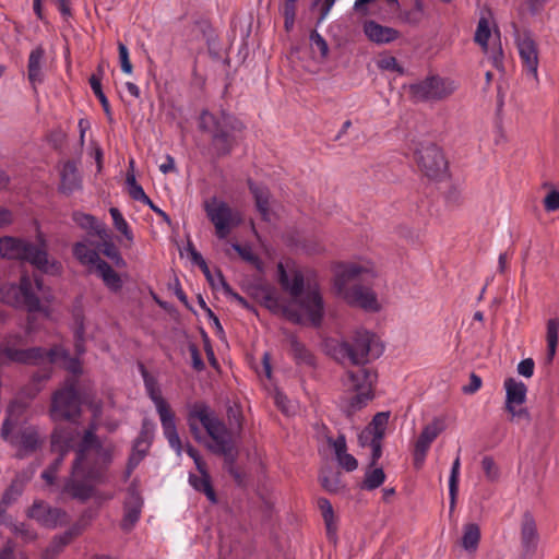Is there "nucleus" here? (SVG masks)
<instances>
[{"label":"nucleus","instance_id":"f257e3e1","mask_svg":"<svg viewBox=\"0 0 559 559\" xmlns=\"http://www.w3.org/2000/svg\"><path fill=\"white\" fill-rule=\"evenodd\" d=\"M376 277L377 272L370 262H342L334 266L333 287L349 306L378 312L381 306L371 287Z\"/></svg>","mask_w":559,"mask_h":559},{"label":"nucleus","instance_id":"f03ea898","mask_svg":"<svg viewBox=\"0 0 559 559\" xmlns=\"http://www.w3.org/2000/svg\"><path fill=\"white\" fill-rule=\"evenodd\" d=\"M198 128L211 138L209 146L200 147L201 154L218 159L231 154L237 145L236 134L243 131L245 124L228 111L222 110L215 115L203 109L198 119Z\"/></svg>","mask_w":559,"mask_h":559},{"label":"nucleus","instance_id":"7ed1b4c3","mask_svg":"<svg viewBox=\"0 0 559 559\" xmlns=\"http://www.w3.org/2000/svg\"><path fill=\"white\" fill-rule=\"evenodd\" d=\"M51 294L44 286L40 277L32 280L28 275L21 276L19 284L7 283L0 287V301L27 312H47V306L51 301Z\"/></svg>","mask_w":559,"mask_h":559},{"label":"nucleus","instance_id":"20e7f679","mask_svg":"<svg viewBox=\"0 0 559 559\" xmlns=\"http://www.w3.org/2000/svg\"><path fill=\"white\" fill-rule=\"evenodd\" d=\"M197 420L201 423L214 441L211 450L214 453L224 455L233 464L235 461V448L230 432L226 425L216 416L215 412L204 402L194 403L188 414V425L195 438L200 431Z\"/></svg>","mask_w":559,"mask_h":559},{"label":"nucleus","instance_id":"39448f33","mask_svg":"<svg viewBox=\"0 0 559 559\" xmlns=\"http://www.w3.org/2000/svg\"><path fill=\"white\" fill-rule=\"evenodd\" d=\"M0 258L28 262L41 272L58 271L60 263L49 261L45 243L36 245L11 236L0 238Z\"/></svg>","mask_w":559,"mask_h":559},{"label":"nucleus","instance_id":"423d86ee","mask_svg":"<svg viewBox=\"0 0 559 559\" xmlns=\"http://www.w3.org/2000/svg\"><path fill=\"white\" fill-rule=\"evenodd\" d=\"M140 369L146 394L154 403L156 412L159 416L163 435L169 447L176 452L178 456H180L183 451V445L177 430L176 416L170 409L167 401L162 396V392L158 388L156 379L148 373L143 365H140Z\"/></svg>","mask_w":559,"mask_h":559},{"label":"nucleus","instance_id":"0eeeda50","mask_svg":"<svg viewBox=\"0 0 559 559\" xmlns=\"http://www.w3.org/2000/svg\"><path fill=\"white\" fill-rule=\"evenodd\" d=\"M384 346L378 341L374 333L364 329L355 331L350 342L343 341L335 347V353L341 359L347 358L354 365H365L369 357H380Z\"/></svg>","mask_w":559,"mask_h":559},{"label":"nucleus","instance_id":"6e6552de","mask_svg":"<svg viewBox=\"0 0 559 559\" xmlns=\"http://www.w3.org/2000/svg\"><path fill=\"white\" fill-rule=\"evenodd\" d=\"M14 423L8 414L2 421L0 429V437L3 441L8 442L15 451V457L23 460L37 451L44 443L37 426L28 425L22 428L16 435H12Z\"/></svg>","mask_w":559,"mask_h":559},{"label":"nucleus","instance_id":"1a4fd4ad","mask_svg":"<svg viewBox=\"0 0 559 559\" xmlns=\"http://www.w3.org/2000/svg\"><path fill=\"white\" fill-rule=\"evenodd\" d=\"M81 406L82 402L76 389V381L71 380L52 394L49 415L53 421L75 423L81 416Z\"/></svg>","mask_w":559,"mask_h":559},{"label":"nucleus","instance_id":"9d476101","mask_svg":"<svg viewBox=\"0 0 559 559\" xmlns=\"http://www.w3.org/2000/svg\"><path fill=\"white\" fill-rule=\"evenodd\" d=\"M455 90L456 84L453 80L438 74L427 75L408 86L411 98L416 103L440 102L453 94Z\"/></svg>","mask_w":559,"mask_h":559},{"label":"nucleus","instance_id":"9b49d317","mask_svg":"<svg viewBox=\"0 0 559 559\" xmlns=\"http://www.w3.org/2000/svg\"><path fill=\"white\" fill-rule=\"evenodd\" d=\"M204 211L207 218L215 227V234L219 239H225L234 227H237L241 221V214L234 211L226 201L212 197L204 203Z\"/></svg>","mask_w":559,"mask_h":559},{"label":"nucleus","instance_id":"f8f14e48","mask_svg":"<svg viewBox=\"0 0 559 559\" xmlns=\"http://www.w3.org/2000/svg\"><path fill=\"white\" fill-rule=\"evenodd\" d=\"M506 390V411L510 414V421L516 424L528 425L531 423V414L527 407H522L526 402L527 386L521 380L507 378L504 380Z\"/></svg>","mask_w":559,"mask_h":559},{"label":"nucleus","instance_id":"ddd939ff","mask_svg":"<svg viewBox=\"0 0 559 559\" xmlns=\"http://www.w3.org/2000/svg\"><path fill=\"white\" fill-rule=\"evenodd\" d=\"M61 353L64 357L68 356V353L64 348L55 346L49 350H46L44 347H31L26 349H19L9 343L0 345V356H4L10 361L22 364V365H31L37 366L44 361L45 358H48L50 362L57 361V355Z\"/></svg>","mask_w":559,"mask_h":559},{"label":"nucleus","instance_id":"4468645a","mask_svg":"<svg viewBox=\"0 0 559 559\" xmlns=\"http://www.w3.org/2000/svg\"><path fill=\"white\" fill-rule=\"evenodd\" d=\"M105 481V477H103V472L96 467H83L79 473L71 475L64 481V489L72 496L74 499H79L81 501L88 500L93 492L95 483Z\"/></svg>","mask_w":559,"mask_h":559},{"label":"nucleus","instance_id":"2eb2a0df","mask_svg":"<svg viewBox=\"0 0 559 559\" xmlns=\"http://www.w3.org/2000/svg\"><path fill=\"white\" fill-rule=\"evenodd\" d=\"M416 162L427 177L438 178L447 170V162L439 146L433 143L421 144L416 150Z\"/></svg>","mask_w":559,"mask_h":559},{"label":"nucleus","instance_id":"dca6fc26","mask_svg":"<svg viewBox=\"0 0 559 559\" xmlns=\"http://www.w3.org/2000/svg\"><path fill=\"white\" fill-rule=\"evenodd\" d=\"M514 40L519 50V56L528 76L535 82L538 81V50L536 41L531 31L520 33L515 29Z\"/></svg>","mask_w":559,"mask_h":559},{"label":"nucleus","instance_id":"f3484780","mask_svg":"<svg viewBox=\"0 0 559 559\" xmlns=\"http://www.w3.org/2000/svg\"><path fill=\"white\" fill-rule=\"evenodd\" d=\"M26 515L46 528H56L62 524L67 513L60 508L50 507L41 500H35L28 508Z\"/></svg>","mask_w":559,"mask_h":559},{"label":"nucleus","instance_id":"a211bd4d","mask_svg":"<svg viewBox=\"0 0 559 559\" xmlns=\"http://www.w3.org/2000/svg\"><path fill=\"white\" fill-rule=\"evenodd\" d=\"M144 501L133 484L128 488V496L123 504V518L121 521V528L126 532H130L134 525L139 522Z\"/></svg>","mask_w":559,"mask_h":559},{"label":"nucleus","instance_id":"6ab92c4d","mask_svg":"<svg viewBox=\"0 0 559 559\" xmlns=\"http://www.w3.org/2000/svg\"><path fill=\"white\" fill-rule=\"evenodd\" d=\"M538 544L539 534L536 521L531 512H525L521 523L522 556L525 559L532 558L537 550Z\"/></svg>","mask_w":559,"mask_h":559},{"label":"nucleus","instance_id":"aec40b11","mask_svg":"<svg viewBox=\"0 0 559 559\" xmlns=\"http://www.w3.org/2000/svg\"><path fill=\"white\" fill-rule=\"evenodd\" d=\"M82 175L75 162L68 160L60 168V183L58 190L64 195H71L82 190Z\"/></svg>","mask_w":559,"mask_h":559},{"label":"nucleus","instance_id":"412c9836","mask_svg":"<svg viewBox=\"0 0 559 559\" xmlns=\"http://www.w3.org/2000/svg\"><path fill=\"white\" fill-rule=\"evenodd\" d=\"M45 61L46 52L41 45L31 50L27 61V79L35 92L37 91V86L45 81Z\"/></svg>","mask_w":559,"mask_h":559},{"label":"nucleus","instance_id":"4be33fe9","mask_svg":"<svg viewBox=\"0 0 559 559\" xmlns=\"http://www.w3.org/2000/svg\"><path fill=\"white\" fill-rule=\"evenodd\" d=\"M313 326H319L324 316V302L318 287L309 289L300 300Z\"/></svg>","mask_w":559,"mask_h":559},{"label":"nucleus","instance_id":"5701e85b","mask_svg":"<svg viewBox=\"0 0 559 559\" xmlns=\"http://www.w3.org/2000/svg\"><path fill=\"white\" fill-rule=\"evenodd\" d=\"M377 376L367 368L347 371L344 385L347 392L373 391Z\"/></svg>","mask_w":559,"mask_h":559},{"label":"nucleus","instance_id":"b1692460","mask_svg":"<svg viewBox=\"0 0 559 559\" xmlns=\"http://www.w3.org/2000/svg\"><path fill=\"white\" fill-rule=\"evenodd\" d=\"M349 397H342L338 403L341 412L352 418L358 411L362 409L374 397L373 391L349 392Z\"/></svg>","mask_w":559,"mask_h":559},{"label":"nucleus","instance_id":"393cba45","mask_svg":"<svg viewBox=\"0 0 559 559\" xmlns=\"http://www.w3.org/2000/svg\"><path fill=\"white\" fill-rule=\"evenodd\" d=\"M249 190L254 199L257 211L265 222L271 221L270 198L271 192L265 185L257 183L252 179H248Z\"/></svg>","mask_w":559,"mask_h":559},{"label":"nucleus","instance_id":"a878e982","mask_svg":"<svg viewBox=\"0 0 559 559\" xmlns=\"http://www.w3.org/2000/svg\"><path fill=\"white\" fill-rule=\"evenodd\" d=\"M364 32L371 41L378 45L391 43L399 37V31L393 27L383 26L374 21L366 22Z\"/></svg>","mask_w":559,"mask_h":559},{"label":"nucleus","instance_id":"bb28decb","mask_svg":"<svg viewBox=\"0 0 559 559\" xmlns=\"http://www.w3.org/2000/svg\"><path fill=\"white\" fill-rule=\"evenodd\" d=\"M277 272L282 287L285 290H287L293 297L300 296L305 285V278L301 271L295 270L290 277L284 264L280 262L277 265Z\"/></svg>","mask_w":559,"mask_h":559},{"label":"nucleus","instance_id":"cd10ccee","mask_svg":"<svg viewBox=\"0 0 559 559\" xmlns=\"http://www.w3.org/2000/svg\"><path fill=\"white\" fill-rule=\"evenodd\" d=\"M72 219L78 226L87 230L90 234H93L100 239L109 238L105 224L99 223L92 214L75 211L72 214Z\"/></svg>","mask_w":559,"mask_h":559},{"label":"nucleus","instance_id":"c85d7f7f","mask_svg":"<svg viewBox=\"0 0 559 559\" xmlns=\"http://www.w3.org/2000/svg\"><path fill=\"white\" fill-rule=\"evenodd\" d=\"M32 473L26 471L19 472L11 480L1 496L4 503L12 506L23 495L26 484L31 480Z\"/></svg>","mask_w":559,"mask_h":559},{"label":"nucleus","instance_id":"c756f323","mask_svg":"<svg viewBox=\"0 0 559 559\" xmlns=\"http://www.w3.org/2000/svg\"><path fill=\"white\" fill-rule=\"evenodd\" d=\"M82 526L74 524L68 531L53 537L50 545L43 552V559H53L72 540V538L82 533Z\"/></svg>","mask_w":559,"mask_h":559},{"label":"nucleus","instance_id":"7c9ffc66","mask_svg":"<svg viewBox=\"0 0 559 559\" xmlns=\"http://www.w3.org/2000/svg\"><path fill=\"white\" fill-rule=\"evenodd\" d=\"M102 441L97 437L96 432H93L92 430H85L82 442L80 443L78 450L75 460L72 463V473L76 474L80 472L81 466L84 465L86 461V454L90 449H95L97 445H99Z\"/></svg>","mask_w":559,"mask_h":559},{"label":"nucleus","instance_id":"2f4dec72","mask_svg":"<svg viewBox=\"0 0 559 559\" xmlns=\"http://www.w3.org/2000/svg\"><path fill=\"white\" fill-rule=\"evenodd\" d=\"M95 271L110 292L118 293L121 290L123 281L105 260H102L96 264Z\"/></svg>","mask_w":559,"mask_h":559},{"label":"nucleus","instance_id":"473e14b6","mask_svg":"<svg viewBox=\"0 0 559 559\" xmlns=\"http://www.w3.org/2000/svg\"><path fill=\"white\" fill-rule=\"evenodd\" d=\"M188 481L195 491L204 493L211 503L215 504L217 502V497L212 486L211 476L207 472L200 473V475L190 473Z\"/></svg>","mask_w":559,"mask_h":559},{"label":"nucleus","instance_id":"72a5a7b5","mask_svg":"<svg viewBox=\"0 0 559 559\" xmlns=\"http://www.w3.org/2000/svg\"><path fill=\"white\" fill-rule=\"evenodd\" d=\"M318 507L321 511V514H322V518H323V521L325 524L326 536H328L329 540H332L335 543L337 539V533H336L337 527H336V523H335L333 507L326 498H319Z\"/></svg>","mask_w":559,"mask_h":559},{"label":"nucleus","instance_id":"f704fd0d","mask_svg":"<svg viewBox=\"0 0 559 559\" xmlns=\"http://www.w3.org/2000/svg\"><path fill=\"white\" fill-rule=\"evenodd\" d=\"M51 451L66 456L71 449L72 433L63 428H56L51 432Z\"/></svg>","mask_w":559,"mask_h":559},{"label":"nucleus","instance_id":"c9c22d12","mask_svg":"<svg viewBox=\"0 0 559 559\" xmlns=\"http://www.w3.org/2000/svg\"><path fill=\"white\" fill-rule=\"evenodd\" d=\"M444 429L443 424L439 419H433L429 425H426L418 439L416 440V445L429 449L431 443L437 439L440 432Z\"/></svg>","mask_w":559,"mask_h":559},{"label":"nucleus","instance_id":"e433bc0d","mask_svg":"<svg viewBox=\"0 0 559 559\" xmlns=\"http://www.w3.org/2000/svg\"><path fill=\"white\" fill-rule=\"evenodd\" d=\"M480 540V528L476 523H468L463 527L461 545L464 550L475 552Z\"/></svg>","mask_w":559,"mask_h":559},{"label":"nucleus","instance_id":"4c0bfd02","mask_svg":"<svg viewBox=\"0 0 559 559\" xmlns=\"http://www.w3.org/2000/svg\"><path fill=\"white\" fill-rule=\"evenodd\" d=\"M558 334H559V319L550 318L547 321V330H546V341H547V360L551 362L556 355L557 345H558Z\"/></svg>","mask_w":559,"mask_h":559},{"label":"nucleus","instance_id":"58836bf2","mask_svg":"<svg viewBox=\"0 0 559 559\" xmlns=\"http://www.w3.org/2000/svg\"><path fill=\"white\" fill-rule=\"evenodd\" d=\"M73 255L84 265H93L102 261L98 252L95 249L90 248L85 242H76L73 246Z\"/></svg>","mask_w":559,"mask_h":559},{"label":"nucleus","instance_id":"ea45409f","mask_svg":"<svg viewBox=\"0 0 559 559\" xmlns=\"http://www.w3.org/2000/svg\"><path fill=\"white\" fill-rule=\"evenodd\" d=\"M289 343L294 358L298 365H306L309 367L316 366L313 355L304 344H301L296 337H290Z\"/></svg>","mask_w":559,"mask_h":559},{"label":"nucleus","instance_id":"a19ab883","mask_svg":"<svg viewBox=\"0 0 559 559\" xmlns=\"http://www.w3.org/2000/svg\"><path fill=\"white\" fill-rule=\"evenodd\" d=\"M460 468H461V460H460V455H457L452 463L450 476H449V497H450V510L451 511L455 507L456 496H457V491H459Z\"/></svg>","mask_w":559,"mask_h":559},{"label":"nucleus","instance_id":"79ce46f5","mask_svg":"<svg viewBox=\"0 0 559 559\" xmlns=\"http://www.w3.org/2000/svg\"><path fill=\"white\" fill-rule=\"evenodd\" d=\"M109 213L112 218V224H114L115 228L119 233H121L126 237L127 240H129L130 242H133V239H134L133 233H132L128 222L123 217L122 213L120 212V210L117 207H110Z\"/></svg>","mask_w":559,"mask_h":559},{"label":"nucleus","instance_id":"37998d69","mask_svg":"<svg viewBox=\"0 0 559 559\" xmlns=\"http://www.w3.org/2000/svg\"><path fill=\"white\" fill-rule=\"evenodd\" d=\"M385 480V474L382 467H374L366 472L362 481V488L366 490H374L379 488Z\"/></svg>","mask_w":559,"mask_h":559},{"label":"nucleus","instance_id":"c03bdc74","mask_svg":"<svg viewBox=\"0 0 559 559\" xmlns=\"http://www.w3.org/2000/svg\"><path fill=\"white\" fill-rule=\"evenodd\" d=\"M126 183H127L129 195L134 201H139V202H142L143 204H145L150 200V198L144 192L142 186L136 182L134 173H130V171L127 173Z\"/></svg>","mask_w":559,"mask_h":559},{"label":"nucleus","instance_id":"a18cd8bd","mask_svg":"<svg viewBox=\"0 0 559 559\" xmlns=\"http://www.w3.org/2000/svg\"><path fill=\"white\" fill-rule=\"evenodd\" d=\"M145 443L144 438H135L132 443V451L129 455L127 464L130 465L131 468H136L139 464L144 460L150 449V442L142 449L138 450V445H143Z\"/></svg>","mask_w":559,"mask_h":559},{"label":"nucleus","instance_id":"49530a36","mask_svg":"<svg viewBox=\"0 0 559 559\" xmlns=\"http://www.w3.org/2000/svg\"><path fill=\"white\" fill-rule=\"evenodd\" d=\"M88 83L91 85V88H92L94 95L99 100L108 121L112 122L114 118H112V114H111V108L109 105V100L103 91L102 83H99V81L97 79H88Z\"/></svg>","mask_w":559,"mask_h":559},{"label":"nucleus","instance_id":"de8ad7c7","mask_svg":"<svg viewBox=\"0 0 559 559\" xmlns=\"http://www.w3.org/2000/svg\"><path fill=\"white\" fill-rule=\"evenodd\" d=\"M11 532L20 537L25 544H29L37 539V532L24 522L11 523Z\"/></svg>","mask_w":559,"mask_h":559},{"label":"nucleus","instance_id":"09e8293b","mask_svg":"<svg viewBox=\"0 0 559 559\" xmlns=\"http://www.w3.org/2000/svg\"><path fill=\"white\" fill-rule=\"evenodd\" d=\"M491 35L489 22L487 19L481 17L475 32V41L483 48L485 53H488V40Z\"/></svg>","mask_w":559,"mask_h":559},{"label":"nucleus","instance_id":"8fccbe9b","mask_svg":"<svg viewBox=\"0 0 559 559\" xmlns=\"http://www.w3.org/2000/svg\"><path fill=\"white\" fill-rule=\"evenodd\" d=\"M94 450L97 453V460L95 464L91 465L90 467H96L102 469L103 477H105L104 473L112 462V448H105L103 443H100Z\"/></svg>","mask_w":559,"mask_h":559},{"label":"nucleus","instance_id":"3c124183","mask_svg":"<svg viewBox=\"0 0 559 559\" xmlns=\"http://www.w3.org/2000/svg\"><path fill=\"white\" fill-rule=\"evenodd\" d=\"M389 412H379L373 416L368 427L372 432L376 433V437H379V439L384 438L385 429L389 423Z\"/></svg>","mask_w":559,"mask_h":559},{"label":"nucleus","instance_id":"603ef678","mask_svg":"<svg viewBox=\"0 0 559 559\" xmlns=\"http://www.w3.org/2000/svg\"><path fill=\"white\" fill-rule=\"evenodd\" d=\"M321 486L329 492H337L341 488V478L338 473L331 469L324 472L320 476Z\"/></svg>","mask_w":559,"mask_h":559},{"label":"nucleus","instance_id":"864d4df0","mask_svg":"<svg viewBox=\"0 0 559 559\" xmlns=\"http://www.w3.org/2000/svg\"><path fill=\"white\" fill-rule=\"evenodd\" d=\"M100 251L110 259L117 267H126L127 263L114 242L105 240Z\"/></svg>","mask_w":559,"mask_h":559},{"label":"nucleus","instance_id":"5fc2aeb1","mask_svg":"<svg viewBox=\"0 0 559 559\" xmlns=\"http://www.w3.org/2000/svg\"><path fill=\"white\" fill-rule=\"evenodd\" d=\"M66 456L62 454H59L49 465L48 467L41 473V478L48 484L52 485L55 484V480L57 478V474L59 472L60 466L62 465Z\"/></svg>","mask_w":559,"mask_h":559},{"label":"nucleus","instance_id":"6e6d98bb","mask_svg":"<svg viewBox=\"0 0 559 559\" xmlns=\"http://www.w3.org/2000/svg\"><path fill=\"white\" fill-rule=\"evenodd\" d=\"M231 248L247 262L253 264L257 269H261L262 262L255 255L249 246H241L237 242L231 245Z\"/></svg>","mask_w":559,"mask_h":559},{"label":"nucleus","instance_id":"4d7b16f0","mask_svg":"<svg viewBox=\"0 0 559 559\" xmlns=\"http://www.w3.org/2000/svg\"><path fill=\"white\" fill-rule=\"evenodd\" d=\"M310 46L313 51L318 50L320 57L325 59L329 53V46L323 36L317 31H312L309 36Z\"/></svg>","mask_w":559,"mask_h":559},{"label":"nucleus","instance_id":"13d9d810","mask_svg":"<svg viewBox=\"0 0 559 559\" xmlns=\"http://www.w3.org/2000/svg\"><path fill=\"white\" fill-rule=\"evenodd\" d=\"M481 467H483V471L485 473L487 480L492 483V481H496L499 479L500 471H499V467L497 466L495 460L491 456L486 455L483 457Z\"/></svg>","mask_w":559,"mask_h":559},{"label":"nucleus","instance_id":"bf43d9fd","mask_svg":"<svg viewBox=\"0 0 559 559\" xmlns=\"http://www.w3.org/2000/svg\"><path fill=\"white\" fill-rule=\"evenodd\" d=\"M206 280L213 289H222L224 294L230 293V285L226 282L221 270H216L215 273Z\"/></svg>","mask_w":559,"mask_h":559},{"label":"nucleus","instance_id":"052dcab7","mask_svg":"<svg viewBox=\"0 0 559 559\" xmlns=\"http://www.w3.org/2000/svg\"><path fill=\"white\" fill-rule=\"evenodd\" d=\"M118 53L122 72L126 74H131L133 67L130 62L129 50L128 47L121 41L118 43Z\"/></svg>","mask_w":559,"mask_h":559},{"label":"nucleus","instance_id":"680f3d73","mask_svg":"<svg viewBox=\"0 0 559 559\" xmlns=\"http://www.w3.org/2000/svg\"><path fill=\"white\" fill-rule=\"evenodd\" d=\"M188 349L191 355V365L195 371H203L205 369L204 360L200 354L199 347L194 343H189Z\"/></svg>","mask_w":559,"mask_h":559},{"label":"nucleus","instance_id":"e2e57ef3","mask_svg":"<svg viewBox=\"0 0 559 559\" xmlns=\"http://www.w3.org/2000/svg\"><path fill=\"white\" fill-rule=\"evenodd\" d=\"M338 465L342 466L346 472H354L358 467V461L354 455L349 453H343L335 457Z\"/></svg>","mask_w":559,"mask_h":559},{"label":"nucleus","instance_id":"0e129e2a","mask_svg":"<svg viewBox=\"0 0 559 559\" xmlns=\"http://www.w3.org/2000/svg\"><path fill=\"white\" fill-rule=\"evenodd\" d=\"M262 298L264 301V305L270 310H275L278 306V297L276 293L270 288V287H263L262 288Z\"/></svg>","mask_w":559,"mask_h":559},{"label":"nucleus","instance_id":"69168bd1","mask_svg":"<svg viewBox=\"0 0 559 559\" xmlns=\"http://www.w3.org/2000/svg\"><path fill=\"white\" fill-rule=\"evenodd\" d=\"M328 442L332 445L335 457L347 452L346 437L343 433H340L334 440L329 438Z\"/></svg>","mask_w":559,"mask_h":559},{"label":"nucleus","instance_id":"338daca9","mask_svg":"<svg viewBox=\"0 0 559 559\" xmlns=\"http://www.w3.org/2000/svg\"><path fill=\"white\" fill-rule=\"evenodd\" d=\"M382 440L383 439H379V437H374L372 440V445L370 447L371 448V455H370V461H369L370 467H374L377 465L379 459L382 455Z\"/></svg>","mask_w":559,"mask_h":559},{"label":"nucleus","instance_id":"774afa93","mask_svg":"<svg viewBox=\"0 0 559 559\" xmlns=\"http://www.w3.org/2000/svg\"><path fill=\"white\" fill-rule=\"evenodd\" d=\"M544 204H545V209L548 212H554V211L559 210V192L556 190L550 191L546 195V198L544 200Z\"/></svg>","mask_w":559,"mask_h":559}]
</instances>
